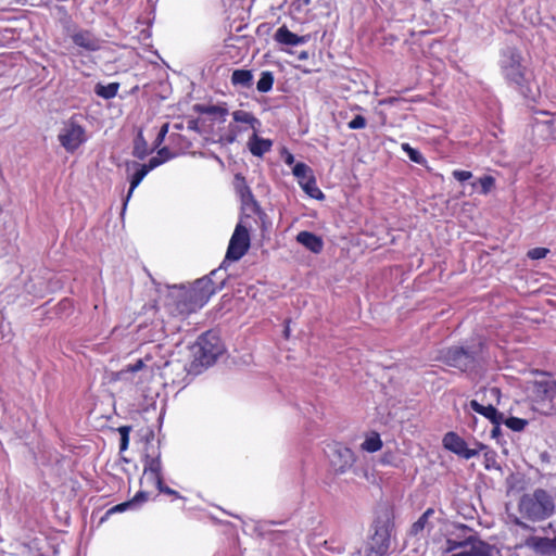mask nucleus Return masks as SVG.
Wrapping results in <instances>:
<instances>
[{
	"label": "nucleus",
	"mask_w": 556,
	"mask_h": 556,
	"mask_svg": "<svg viewBox=\"0 0 556 556\" xmlns=\"http://www.w3.org/2000/svg\"><path fill=\"white\" fill-rule=\"evenodd\" d=\"M217 270H213L208 276L195 280L189 289L175 287L167 303L169 313L174 316L185 317L203 307L216 290L220 289L212 281V276H215Z\"/></svg>",
	"instance_id": "obj_1"
},
{
	"label": "nucleus",
	"mask_w": 556,
	"mask_h": 556,
	"mask_svg": "<svg viewBox=\"0 0 556 556\" xmlns=\"http://www.w3.org/2000/svg\"><path fill=\"white\" fill-rule=\"evenodd\" d=\"M522 58L516 48H506L502 53L501 70L506 80L525 98L534 99V84L531 74L521 64Z\"/></svg>",
	"instance_id": "obj_2"
},
{
	"label": "nucleus",
	"mask_w": 556,
	"mask_h": 556,
	"mask_svg": "<svg viewBox=\"0 0 556 556\" xmlns=\"http://www.w3.org/2000/svg\"><path fill=\"white\" fill-rule=\"evenodd\" d=\"M482 349L481 341L467 346H451L440 352V359L450 367L467 372L476 368Z\"/></svg>",
	"instance_id": "obj_3"
},
{
	"label": "nucleus",
	"mask_w": 556,
	"mask_h": 556,
	"mask_svg": "<svg viewBox=\"0 0 556 556\" xmlns=\"http://www.w3.org/2000/svg\"><path fill=\"white\" fill-rule=\"evenodd\" d=\"M518 508L522 517L540 521L554 513V502L545 490L536 489L532 494L521 496Z\"/></svg>",
	"instance_id": "obj_4"
},
{
	"label": "nucleus",
	"mask_w": 556,
	"mask_h": 556,
	"mask_svg": "<svg viewBox=\"0 0 556 556\" xmlns=\"http://www.w3.org/2000/svg\"><path fill=\"white\" fill-rule=\"evenodd\" d=\"M224 352V344L220 338L212 331L199 337L194 346V358L202 366L213 365L217 357Z\"/></svg>",
	"instance_id": "obj_5"
},
{
	"label": "nucleus",
	"mask_w": 556,
	"mask_h": 556,
	"mask_svg": "<svg viewBox=\"0 0 556 556\" xmlns=\"http://www.w3.org/2000/svg\"><path fill=\"white\" fill-rule=\"evenodd\" d=\"M58 139L67 152H74L86 141L85 129L72 117L63 124Z\"/></svg>",
	"instance_id": "obj_6"
},
{
	"label": "nucleus",
	"mask_w": 556,
	"mask_h": 556,
	"mask_svg": "<svg viewBox=\"0 0 556 556\" xmlns=\"http://www.w3.org/2000/svg\"><path fill=\"white\" fill-rule=\"evenodd\" d=\"M327 456L333 470L338 473L345 472L355 462L354 453L351 448L334 443L328 446Z\"/></svg>",
	"instance_id": "obj_7"
},
{
	"label": "nucleus",
	"mask_w": 556,
	"mask_h": 556,
	"mask_svg": "<svg viewBox=\"0 0 556 556\" xmlns=\"http://www.w3.org/2000/svg\"><path fill=\"white\" fill-rule=\"evenodd\" d=\"M250 248V236L248 229L238 224L230 238L229 245L226 252L228 261H239Z\"/></svg>",
	"instance_id": "obj_8"
},
{
	"label": "nucleus",
	"mask_w": 556,
	"mask_h": 556,
	"mask_svg": "<svg viewBox=\"0 0 556 556\" xmlns=\"http://www.w3.org/2000/svg\"><path fill=\"white\" fill-rule=\"evenodd\" d=\"M443 446L465 459L472 458L477 456L480 451L486 448V446L481 443H476L475 447L470 448L463 438L452 431L445 433L443 438Z\"/></svg>",
	"instance_id": "obj_9"
},
{
	"label": "nucleus",
	"mask_w": 556,
	"mask_h": 556,
	"mask_svg": "<svg viewBox=\"0 0 556 556\" xmlns=\"http://www.w3.org/2000/svg\"><path fill=\"white\" fill-rule=\"evenodd\" d=\"M486 393H489V395L493 399H495L496 401H498V397H500V390L497 388H491L489 390H484V394L481 399V402H479L477 399L475 400H471L469 402V406L470 408L482 415L483 417H485L486 419H489L492 424H497L498 420L500 421H503L504 419V414L500 413L494 406L492 403H486V404H483L484 402V396L486 395Z\"/></svg>",
	"instance_id": "obj_10"
},
{
	"label": "nucleus",
	"mask_w": 556,
	"mask_h": 556,
	"mask_svg": "<svg viewBox=\"0 0 556 556\" xmlns=\"http://www.w3.org/2000/svg\"><path fill=\"white\" fill-rule=\"evenodd\" d=\"M467 544L451 556H493V547L475 534L467 536Z\"/></svg>",
	"instance_id": "obj_11"
},
{
	"label": "nucleus",
	"mask_w": 556,
	"mask_h": 556,
	"mask_svg": "<svg viewBox=\"0 0 556 556\" xmlns=\"http://www.w3.org/2000/svg\"><path fill=\"white\" fill-rule=\"evenodd\" d=\"M74 45L86 52H96L102 48L103 41L87 29H78L71 35Z\"/></svg>",
	"instance_id": "obj_12"
},
{
	"label": "nucleus",
	"mask_w": 556,
	"mask_h": 556,
	"mask_svg": "<svg viewBox=\"0 0 556 556\" xmlns=\"http://www.w3.org/2000/svg\"><path fill=\"white\" fill-rule=\"evenodd\" d=\"M390 544V531L387 525H376L375 531L369 539L367 547L369 551L386 554Z\"/></svg>",
	"instance_id": "obj_13"
},
{
	"label": "nucleus",
	"mask_w": 556,
	"mask_h": 556,
	"mask_svg": "<svg viewBox=\"0 0 556 556\" xmlns=\"http://www.w3.org/2000/svg\"><path fill=\"white\" fill-rule=\"evenodd\" d=\"M143 478L150 481L152 484H161L162 478V464L160 456L150 457L147 456L144 459Z\"/></svg>",
	"instance_id": "obj_14"
},
{
	"label": "nucleus",
	"mask_w": 556,
	"mask_h": 556,
	"mask_svg": "<svg viewBox=\"0 0 556 556\" xmlns=\"http://www.w3.org/2000/svg\"><path fill=\"white\" fill-rule=\"evenodd\" d=\"M296 241L313 253H319L324 248L321 238L309 231L299 232Z\"/></svg>",
	"instance_id": "obj_15"
},
{
	"label": "nucleus",
	"mask_w": 556,
	"mask_h": 556,
	"mask_svg": "<svg viewBox=\"0 0 556 556\" xmlns=\"http://www.w3.org/2000/svg\"><path fill=\"white\" fill-rule=\"evenodd\" d=\"M275 39L279 43L287 46H299L307 41L305 36H298L296 34H293L285 25L277 29L275 34Z\"/></svg>",
	"instance_id": "obj_16"
},
{
	"label": "nucleus",
	"mask_w": 556,
	"mask_h": 556,
	"mask_svg": "<svg viewBox=\"0 0 556 556\" xmlns=\"http://www.w3.org/2000/svg\"><path fill=\"white\" fill-rule=\"evenodd\" d=\"M433 508H428L417 521L412 525L410 534L419 535L424 531H430L433 528V523L430 521V518L434 515Z\"/></svg>",
	"instance_id": "obj_17"
},
{
	"label": "nucleus",
	"mask_w": 556,
	"mask_h": 556,
	"mask_svg": "<svg viewBox=\"0 0 556 556\" xmlns=\"http://www.w3.org/2000/svg\"><path fill=\"white\" fill-rule=\"evenodd\" d=\"M271 146V140L261 138L256 134H254L249 140V149L255 156H263L270 150Z\"/></svg>",
	"instance_id": "obj_18"
},
{
	"label": "nucleus",
	"mask_w": 556,
	"mask_h": 556,
	"mask_svg": "<svg viewBox=\"0 0 556 556\" xmlns=\"http://www.w3.org/2000/svg\"><path fill=\"white\" fill-rule=\"evenodd\" d=\"M236 180L239 181L238 184V190L242 200V203L245 205H251L254 211L258 208L257 202L254 199V195L250 189V187L247 185L244 177L240 175H236Z\"/></svg>",
	"instance_id": "obj_19"
},
{
	"label": "nucleus",
	"mask_w": 556,
	"mask_h": 556,
	"mask_svg": "<svg viewBox=\"0 0 556 556\" xmlns=\"http://www.w3.org/2000/svg\"><path fill=\"white\" fill-rule=\"evenodd\" d=\"M231 84L236 87L251 88L253 85V74L249 70H235L231 74Z\"/></svg>",
	"instance_id": "obj_20"
},
{
	"label": "nucleus",
	"mask_w": 556,
	"mask_h": 556,
	"mask_svg": "<svg viewBox=\"0 0 556 556\" xmlns=\"http://www.w3.org/2000/svg\"><path fill=\"white\" fill-rule=\"evenodd\" d=\"M535 393L543 400H553L556 395V381L554 380H542L535 383Z\"/></svg>",
	"instance_id": "obj_21"
},
{
	"label": "nucleus",
	"mask_w": 556,
	"mask_h": 556,
	"mask_svg": "<svg viewBox=\"0 0 556 556\" xmlns=\"http://www.w3.org/2000/svg\"><path fill=\"white\" fill-rule=\"evenodd\" d=\"M119 89L118 83H111L109 85L97 84L94 88V92L97 96L103 99H112L117 94Z\"/></svg>",
	"instance_id": "obj_22"
},
{
	"label": "nucleus",
	"mask_w": 556,
	"mask_h": 556,
	"mask_svg": "<svg viewBox=\"0 0 556 556\" xmlns=\"http://www.w3.org/2000/svg\"><path fill=\"white\" fill-rule=\"evenodd\" d=\"M232 117L237 123L249 124L253 129H256L261 124L252 113L242 110L235 111Z\"/></svg>",
	"instance_id": "obj_23"
},
{
	"label": "nucleus",
	"mask_w": 556,
	"mask_h": 556,
	"mask_svg": "<svg viewBox=\"0 0 556 556\" xmlns=\"http://www.w3.org/2000/svg\"><path fill=\"white\" fill-rule=\"evenodd\" d=\"M195 109L201 114L218 116L222 118L223 122L225 121V117L228 114V110L219 105H197Z\"/></svg>",
	"instance_id": "obj_24"
},
{
	"label": "nucleus",
	"mask_w": 556,
	"mask_h": 556,
	"mask_svg": "<svg viewBox=\"0 0 556 556\" xmlns=\"http://www.w3.org/2000/svg\"><path fill=\"white\" fill-rule=\"evenodd\" d=\"M274 80V74L269 71H264L261 73V78L256 84V89L263 93L268 92L273 88Z\"/></svg>",
	"instance_id": "obj_25"
},
{
	"label": "nucleus",
	"mask_w": 556,
	"mask_h": 556,
	"mask_svg": "<svg viewBox=\"0 0 556 556\" xmlns=\"http://www.w3.org/2000/svg\"><path fill=\"white\" fill-rule=\"evenodd\" d=\"M300 186L309 197L314 199H324L325 197L320 189L317 187L314 176L303 181Z\"/></svg>",
	"instance_id": "obj_26"
},
{
	"label": "nucleus",
	"mask_w": 556,
	"mask_h": 556,
	"mask_svg": "<svg viewBox=\"0 0 556 556\" xmlns=\"http://www.w3.org/2000/svg\"><path fill=\"white\" fill-rule=\"evenodd\" d=\"M293 175L296 177L299 184L301 185L303 181L313 177V172L309 166L305 163H296L292 169Z\"/></svg>",
	"instance_id": "obj_27"
},
{
	"label": "nucleus",
	"mask_w": 556,
	"mask_h": 556,
	"mask_svg": "<svg viewBox=\"0 0 556 556\" xmlns=\"http://www.w3.org/2000/svg\"><path fill=\"white\" fill-rule=\"evenodd\" d=\"M382 447V441L378 433H372L370 437L366 438L362 443V448L366 452L374 453L379 451Z\"/></svg>",
	"instance_id": "obj_28"
},
{
	"label": "nucleus",
	"mask_w": 556,
	"mask_h": 556,
	"mask_svg": "<svg viewBox=\"0 0 556 556\" xmlns=\"http://www.w3.org/2000/svg\"><path fill=\"white\" fill-rule=\"evenodd\" d=\"M138 169L132 175L130 179V188L128 190L127 199H129L134 192V190L139 186V184L142 181V179L147 176L149 173L146 167H143L141 164H137Z\"/></svg>",
	"instance_id": "obj_29"
},
{
	"label": "nucleus",
	"mask_w": 556,
	"mask_h": 556,
	"mask_svg": "<svg viewBox=\"0 0 556 556\" xmlns=\"http://www.w3.org/2000/svg\"><path fill=\"white\" fill-rule=\"evenodd\" d=\"M134 155L140 160H143L148 155V147L141 134L135 141Z\"/></svg>",
	"instance_id": "obj_30"
},
{
	"label": "nucleus",
	"mask_w": 556,
	"mask_h": 556,
	"mask_svg": "<svg viewBox=\"0 0 556 556\" xmlns=\"http://www.w3.org/2000/svg\"><path fill=\"white\" fill-rule=\"evenodd\" d=\"M503 424H505L509 429L514 431H521L527 426L528 421L526 419H521L518 417H509L503 419Z\"/></svg>",
	"instance_id": "obj_31"
},
{
	"label": "nucleus",
	"mask_w": 556,
	"mask_h": 556,
	"mask_svg": "<svg viewBox=\"0 0 556 556\" xmlns=\"http://www.w3.org/2000/svg\"><path fill=\"white\" fill-rule=\"evenodd\" d=\"M402 149H403V151L406 152V154L410 161H413L417 164H421L425 162V159L421 155V153L418 150L412 148L408 143H403Z\"/></svg>",
	"instance_id": "obj_32"
},
{
	"label": "nucleus",
	"mask_w": 556,
	"mask_h": 556,
	"mask_svg": "<svg viewBox=\"0 0 556 556\" xmlns=\"http://www.w3.org/2000/svg\"><path fill=\"white\" fill-rule=\"evenodd\" d=\"M484 464L486 469H501L500 464L496 462V453L493 451H486L484 453Z\"/></svg>",
	"instance_id": "obj_33"
},
{
	"label": "nucleus",
	"mask_w": 556,
	"mask_h": 556,
	"mask_svg": "<svg viewBox=\"0 0 556 556\" xmlns=\"http://www.w3.org/2000/svg\"><path fill=\"white\" fill-rule=\"evenodd\" d=\"M478 184L480 185V192L486 194L494 187L495 179L492 176H483L479 178Z\"/></svg>",
	"instance_id": "obj_34"
},
{
	"label": "nucleus",
	"mask_w": 556,
	"mask_h": 556,
	"mask_svg": "<svg viewBox=\"0 0 556 556\" xmlns=\"http://www.w3.org/2000/svg\"><path fill=\"white\" fill-rule=\"evenodd\" d=\"M129 431L130 427L123 426L118 429V432L121 434V443H119V451H126L129 444Z\"/></svg>",
	"instance_id": "obj_35"
},
{
	"label": "nucleus",
	"mask_w": 556,
	"mask_h": 556,
	"mask_svg": "<svg viewBox=\"0 0 556 556\" xmlns=\"http://www.w3.org/2000/svg\"><path fill=\"white\" fill-rule=\"evenodd\" d=\"M446 544H447V547L446 549L448 552H457L459 551L460 548L463 547H466L468 544H467V536L463 540H454V539H447L446 541Z\"/></svg>",
	"instance_id": "obj_36"
},
{
	"label": "nucleus",
	"mask_w": 556,
	"mask_h": 556,
	"mask_svg": "<svg viewBox=\"0 0 556 556\" xmlns=\"http://www.w3.org/2000/svg\"><path fill=\"white\" fill-rule=\"evenodd\" d=\"M548 252L549 250L546 248H533L528 251L527 255L531 260H541L544 258Z\"/></svg>",
	"instance_id": "obj_37"
},
{
	"label": "nucleus",
	"mask_w": 556,
	"mask_h": 556,
	"mask_svg": "<svg viewBox=\"0 0 556 556\" xmlns=\"http://www.w3.org/2000/svg\"><path fill=\"white\" fill-rule=\"evenodd\" d=\"M366 118L363 115H356L349 122L348 127L350 129H363L366 127Z\"/></svg>",
	"instance_id": "obj_38"
},
{
	"label": "nucleus",
	"mask_w": 556,
	"mask_h": 556,
	"mask_svg": "<svg viewBox=\"0 0 556 556\" xmlns=\"http://www.w3.org/2000/svg\"><path fill=\"white\" fill-rule=\"evenodd\" d=\"M162 163H164V159H161L159 156H153L149 160V162L147 164H142L143 167H146V169L148 172L156 168L157 166H160Z\"/></svg>",
	"instance_id": "obj_39"
},
{
	"label": "nucleus",
	"mask_w": 556,
	"mask_h": 556,
	"mask_svg": "<svg viewBox=\"0 0 556 556\" xmlns=\"http://www.w3.org/2000/svg\"><path fill=\"white\" fill-rule=\"evenodd\" d=\"M453 177L455 179H457L458 181L463 182V181L470 179L472 177V174H471V172H468V170L456 169L453 172Z\"/></svg>",
	"instance_id": "obj_40"
},
{
	"label": "nucleus",
	"mask_w": 556,
	"mask_h": 556,
	"mask_svg": "<svg viewBox=\"0 0 556 556\" xmlns=\"http://www.w3.org/2000/svg\"><path fill=\"white\" fill-rule=\"evenodd\" d=\"M167 131H168V124H164L161 127V129L155 138V141H154L155 147H159L164 141Z\"/></svg>",
	"instance_id": "obj_41"
},
{
	"label": "nucleus",
	"mask_w": 556,
	"mask_h": 556,
	"mask_svg": "<svg viewBox=\"0 0 556 556\" xmlns=\"http://www.w3.org/2000/svg\"><path fill=\"white\" fill-rule=\"evenodd\" d=\"M154 485H155V486L159 489V491H160V492H162V493H165V494H168V495H174V496H176V497H179V494H178V492H177V491H175V490L170 489L169 486H167V485H165V484L163 483V479L161 480V484H154Z\"/></svg>",
	"instance_id": "obj_42"
},
{
	"label": "nucleus",
	"mask_w": 556,
	"mask_h": 556,
	"mask_svg": "<svg viewBox=\"0 0 556 556\" xmlns=\"http://www.w3.org/2000/svg\"><path fill=\"white\" fill-rule=\"evenodd\" d=\"M174 363L170 361H165L162 364H153V367L161 370V375L166 377L167 376V369L173 366Z\"/></svg>",
	"instance_id": "obj_43"
},
{
	"label": "nucleus",
	"mask_w": 556,
	"mask_h": 556,
	"mask_svg": "<svg viewBox=\"0 0 556 556\" xmlns=\"http://www.w3.org/2000/svg\"><path fill=\"white\" fill-rule=\"evenodd\" d=\"M147 500H148V493L140 491L135 495V497L130 502H132V505H135V504L141 503V502H144Z\"/></svg>",
	"instance_id": "obj_44"
},
{
	"label": "nucleus",
	"mask_w": 556,
	"mask_h": 556,
	"mask_svg": "<svg viewBox=\"0 0 556 556\" xmlns=\"http://www.w3.org/2000/svg\"><path fill=\"white\" fill-rule=\"evenodd\" d=\"M157 156L164 159V162L172 159V153L168 148L164 147L157 151Z\"/></svg>",
	"instance_id": "obj_45"
},
{
	"label": "nucleus",
	"mask_w": 556,
	"mask_h": 556,
	"mask_svg": "<svg viewBox=\"0 0 556 556\" xmlns=\"http://www.w3.org/2000/svg\"><path fill=\"white\" fill-rule=\"evenodd\" d=\"M132 506V502H125V503H122V504H118L116 506H114L109 513L111 511H124L126 510L128 507Z\"/></svg>",
	"instance_id": "obj_46"
},
{
	"label": "nucleus",
	"mask_w": 556,
	"mask_h": 556,
	"mask_svg": "<svg viewBox=\"0 0 556 556\" xmlns=\"http://www.w3.org/2000/svg\"><path fill=\"white\" fill-rule=\"evenodd\" d=\"M143 367H144L143 359H138L134 365H130L128 367V370L135 372V371L142 369Z\"/></svg>",
	"instance_id": "obj_47"
},
{
	"label": "nucleus",
	"mask_w": 556,
	"mask_h": 556,
	"mask_svg": "<svg viewBox=\"0 0 556 556\" xmlns=\"http://www.w3.org/2000/svg\"><path fill=\"white\" fill-rule=\"evenodd\" d=\"M501 424H503V421H500L497 424H492L493 425V429L491 430V435L492 438H496L497 435H500L501 433Z\"/></svg>",
	"instance_id": "obj_48"
},
{
	"label": "nucleus",
	"mask_w": 556,
	"mask_h": 556,
	"mask_svg": "<svg viewBox=\"0 0 556 556\" xmlns=\"http://www.w3.org/2000/svg\"><path fill=\"white\" fill-rule=\"evenodd\" d=\"M285 162L289 165L294 163V156L291 153H288V155L285 159Z\"/></svg>",
	"instance_id": "obj_49"
},
{
	"label": "nucleus",
	"mask_w": 556,
	"mask_h": 556,
	"mask_svg": "<svg viewBox=\"0 0 556 556\" xmlns=\"http://www.w3.org/2000/svg\"><path fill=\"white\" fill-rule=\"evenodd\" d=\"M365 556H383L381 553H377L375 551H369V548H366V555Z\"/></svg>",
	"instance_id": "obj_50"
},
{
	"label": "nucleus",
	"mask_w": 556,
	"mask_h": 556,
	"mask_svg": "<svg viewBox=\"0 0 556 556\" xmlns=\"http://www.w3.org/2000/svg\"><path fill=\"white\" fill-rule=\"evenodd\" d=\"M188 128L189 129H195L197 128V122L195 121H190L188 123Z\"/></svg>",
	"instance_id": "obj_51"
},
{
	"label": "nucleus",
	"mask_w": 556,
	"mask_h": 556,
	"mask_svg": "<svg viewBox=\"0 0 556 556\" xmlns=\"http://www.w3.org/2000/svg\"><path fill=\"white\" fill-rule=\"evenodd\" d=\"M515 522H516V525H518V526H520L522 528H527V526L522 521H520L519 519H516Z\"/></svg>",
	"instance_id": "obj_52"
},
{
	"label": "nucleus",
	"mask_w": 556,
	"mask_h": 556,
	"mask_svg": "<svg viewBox=\"0 0 556 556\" xmlns=\"http://www.w3.org/2000/svg\"><path fill=\"white\" fill-rule=\"evenodd\" d=\"M460 529H462L463 531H470V529H469L467 526H464V525L460 527Z\"/></svg>",
	"instance_id": "obj_53"
},
{
	"label": "nucleus",
	"mask_w": 556,
	"mask_h": 556,
	"mask_svg": "<svg viewBox=\"0 0 556 556\" xmlns=\"http://www.w3.org/2000/svg\"><path fill=\"white\" fill-rule=\"evenodd\" d=\"M175 128H177V129H181V128H182V126L177 124V125H175Z\"/></svg>",
	"instance_id": "obj_54"
},
{
	"label": "nucleus",
	"mask_w": 556,
	"mask_h": 556,
	"mask_svg": "<svg viewBox=\"0 0 556 556\" xmlns=\"http://www.w3.org/2000/svg\"><path fill=\"white\" fill-rule=\"evenodd\" d=\"M554 546L556 547V538H555V540H554Z\"/></svg>",
	"instance_id": "obj_55"
}]
</instances>
